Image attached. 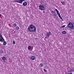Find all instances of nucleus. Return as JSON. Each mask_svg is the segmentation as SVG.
<instances>
[{
	"label": "nucleus",
	"instance_id": "9b49d317",
	"mask_svg": "<svg viewBox=\"0 0 74 74\" xmlns=\"http://www.w3.org/2000/svg\"><path fill=\"white\" fill-rule=\"evenodd\" d=\"M14 2H16L17 3H20V1H19V0H16L15 1H14Z\"/></svg>",
	"mask_w": 74,
	"mask_h": 74
},
{
	"label": "nucleus",
	"instance_id": "2eb2a0df",
	"mask_svg": "<svg viewBox=\"0 0 74 74\" xmlns=\"http://www.w3.org/2000/svg\"><path fill=\"white\" fill-rule=\"evenodd\" d=\"M66 32L65 31H63L62 32V33L64 34H66Z\"/></svg>",
	"mask_w": 74,
	"mask_h": 74
},
{
	"label": "nucleus",
	"instance_id": "6e6552de",
	"mask_svg": "<svg viewBox=\"0 0 74 74\" xmlns=\"http://www.w3.org/2000/svg\"><path fill=\"white\" fill-rule=\"evenodd\" d=\"M27 3L26 2H25L23 3V5L24 6H26L27 5Z\"/></svg>",
	"mask_w": 74,
	"mask_h": 74
},
{
	"label": "nucleus",
	"instance_id": "7ed1b4c3",
	"mask_svg": "<svg viewBox=\"0 0 74 74\" xmlns=\"http://www.w3.org/2000/svg\"><path fill=\"white\" fill-rule=\"evenodd\" d=\"M4 39L3 37V36L0 33V41L2 42H3L4 41Z\"/></svg>",
	"mask_w": 74,
	"mask_h": 74
},
{
	"label": "nucleus",
	"instance_id": "b1692460",
	"mask_svg": "<svg viewBox=\"0 0 74 74\" xmlns=\"http://www.w3.org/2000/svg\"><path fill=\"white\" fill-rule=\"evenodd\" d=\"M44 70L45 72H47V71L45 69H44Z\"/></svg>",
	"mask_w": 74,
	"mask_h": 74
},
{
	"label": "nucleus",
	"instance_id": "aec40b11",
	"mask_svg": "<svg viewBox=\"0 0 74 74\" xmlns=\"http://www.w3.org/2000/svg\"><path fill=\"white\" fill-rule=\"evenodd\" d=\"M16 29L17 30H18V29H19V27L17 26L16 27Z\"/></svg>",
	"mask_w": 74,
	"mask_h": 74
},
{
	"label": "nucleus",
	"instance_id": "423d86ee",
	"mask_svg": "<svg viewBox=\"0 0 74 74\" xmlns=\"http://www.w3.org/2000/svg\"><path fill=\"white\" fill-rule=\"evenodd\" d=\"M51 12L52 14L53 15L55 16H56V12H53V11L52 10L51 11Z\"/></svg>",
	"mask_w": 74,
	"mask_h": 74
},
{
	"label": "nucleus",
	"instance_id": "5701e85b",
	"mask_svg": "<svg viewBox=\"0 0 74 74\" xmlns=\"http://www.w3.org/2000/svg\"><path fill=\"white\" fill-rule=\"evenodd\" d=\"M57 14H58V16H60V13H58Z\"/></svg>",
	"mask_w": 74,
	"mask_h": 74
},
{
	"label": "nucleus",
	"instance_id": "a211bd4d",
	"mask_svg": "<svg viewBox=\"0 0 74 74\" xmlns=\"http://www.w3.org/2000/svg\"><path fill=\"white\" fill-rule=\"evenodd\" d=\"M30 48H31V46H29L28 47V49L29 50H30Z\"/></svg>",
	"mask_w": 74,
	"mask_h": 74
},
{
	"label": "nucleus",
	"instance_id": "7c9ffc66",
	"mask_svg": "<svg viewBox=\"0 0 74 74\" xmlns=\"http://www.w3.org/2000/svg\"><path fill=\"white\" fill-rule=\"evenodd\" d=\"M43 13H45V12H44V11H43Z\"/></svg>",
	"mask_w": 74,
	"mask_h": 74
},
{
	"label": "nucleus",
	"instance_id": "2f4dec72",
	"mask_svg": "<svg viewBox=\"0 0 74 74\" xmlns=\"http://www.w3.org/2000/svg\"><path fill=\"white\" fill-rule=\"evenodd\" d=\"M45 38H47V37H46Z\"/></svg>",
	"mask_w": 74,
	"mask_h": 74
},
{
	"label": "nucleus",
	"instance_id": "9d476101",
	"mask_svg": "<svg viewBox=\"0 0 74 74\" xmlns=\"http://www.w3.org/2000/svg\"><path fill=\"white\" fill-rule=\"evenodd\" d=\"M70 71L71 72V73L72 72H74V68H73L72 69H70Z\"/></svg>",
	"mask_w": 74,
	"mask_h": 74
},
{
	"label": "nucleus",
	"instance_id": "393cba45",
	"mask_svg": "<svg viewBox=\"0 0 74 74\" xmlns=\"http://www.w3.org/2000/svg\"><path fill=\"white\" fill-rule=\"evenodd\" d=\"M59 18H60V19H62V17H61V16H59Z\"/></svg>",
	"mask_w": 74,
	"mask_h": 74
},
{
	"label": "nucleus",
	"instance_id": "20e7f679",
	"mask_svg": "<svg viewBox=\"0 0 74 74\" xmlns=\"http://www.w3.org/2000/svg\"><path fill=\"white\" fill-rule=\"evenodd\" d=\"M39 10H41V11H44V10H45L44 7L43 6L40 5V6H39Z\"/></svg>",
	"mask_w": 74,
	"mask_h": 74
},
{
	"label": "nucleus",
	"instance_id": "dca6fc26",
	"mask_svg": "<svg viewBox=\"0 0 74 74\" xmlns=\"http://www.w3.org/2000/svg\"><path fill=\"white\" fill-rule=\"evenodd\" d=\"M0 53L1 54L3 53H4V51H3V50L1 51H0Z\"/></svg>",
	"mask_w": 74,
	"mask_h": 74
},
{
	"label": "nucleus",
	"instance_id": "ddd939ff",
	"mask_svg": "<svg viewBox=\"0 0 74 74\" xmlns=\"http://www.w3.org/2000/svg\"><path fill=\"white\" fill-rule=\"evenodd\" d=\"M2 59L3 60H5L6 59V58L5 57H3Z\"/></svg>",
	"mask_w": 74,
	"mask_h": 74
},
{
	"label": "nucleus",
	"instance_id": "f3484780",
	"mask_svg": "<svg viewBox=\"0 0 74 74\" xmlns=\"http://www.w3.org/2000/svg\"><path fill=\"white\" fill-rule=\"evenodd\" d=\"M40 67H42L43 66V64L42 63H40Z\"/></svg>",
	"mask_w": 74,
	"mask_h": 74
},
{
	"label": "nucleus",
	"instance_id": "f8f14e48",
	"mask_svg": "<svg viewBox=\"0 0 74 74\" xmlns=\"http://www.w3.org/2000/svg\"><path fill=\"white\" fill-rule=\"evenodd\" d=\"M5 40H4V42H3V45H5L6 44H7V42H6L5 41Z\"/></svg>",
	"mask_w": 74,
	"mask_h": 74
},
{
	"label": "nucleus",
	"instance_id": "4be33fe9",
	"mask_svg": "<svg viewBox=\"0 0 74 74\" xmlns=\"http://www.w3.org/2000/svg\"><path fill=\"white\" fill-rule=\"evenodd\" d=\"M65 25H63V26H62L61 27L62 28H64V27H65Z\"/></svg>",
	"mask_w": 74,
	"mask_h": 74
},
{
	"label": "nucleus",
	"instance_id": "f03ea898",
	"mask_svg": "<svg viewBox=\"0 0 74 74\" xmlns=\"http://www.w3.org/2000/svg\"><path fill=\"white\" fill-rule=\"evenodd\" d=\"M67 26L70 29H74V25L72 23H69Z\"/></svg>",
	"mask_w": 74,
	"mask_h": 74
},
{
	"label": "nucleus",
	"instance_id": "cd10ccee",
	"mask_svg": "<svg viewBox=\"0 0 74 74\" xmlns=\"http://www.w3.org/2000/svg\"><path fill=\"white\" fill-rule=\"evenodd\" d=\"M69 74H73V73H69Z\"/></svg>",
	"mask_w": 74,
	"mask_h": 74
},
{
	"label": "nucleus",
	"instance_id": "1a4fd4ad",
	"mask_svg": "<svg viewBox=\"0 0 74 74\" xmlns=\"http://www.w3.org/2000/svg\"><path fill=\"white\" fill-rule=\"evenodd\" d=\"M61 3H62V5H65L66 3L64 1H62L61 2Z\"/></svg>",
	"mask_w": 74,
	"mask_h": 74
},
{
	"label": "nucleus",
	"instance_id": "4468645a",
	"mask_svg": "<svg viewBox=\"0 0 74 74\" xmlns=\"http://www.w3.org/2000/svg\"><path fill=\"white\" fill-rule=\"evenodd\" d=\"M25 0H19L21 4H22V1H25Z\"/></svg>",
	"mask_w": 74,
	"mask_h": 74
},
{
	"label": "nucleus",
	"instance_id": "c85d7f7f",
	"mask_svg": "<svg viewBox=\"0 0 74 74\" xmlns=\"http://www.w3.org/2000/svg\"><path fill=\"white\" fill-rule=\"evenodd\" d=\"M1 14H0V17H1Z\"/></svg>",
	"mask_w": 74,
	"mask_h": 74
},
{
	"label": "nucleus",
	"instance_id": "6ab92c4d",
	"mask_svg": "<svg viewBox=\"0 0 74 74\" xmlns=\"http://www.w3.org/2000/svg\"><path fill=\"white\" fill-rule=\"evenodd\" d=\"M55 10L57 12V14L59 13V11L56 9H55Z\"/></svg>",
	"mask_w": 74,
	"mask_h": 74
},
{
	"label": "nucleus",
	"instance_id": "0eeeda50",
	"mask_svg": "<svg viewBox=\"0 0 74 74\" xmlns=\"http://www.w3.org/2000/svg\"><path fill=\"white\" fill-rule=\"evenodd\" d=\"M30 59L32 60H35L36 59V57L34 56H32L30 57Z\"/></svg>",
	"mask_w": 74,
	"mask_h": 74
},
{
	"label": "nucleus",
	"instance_id": "39448f33",
	"mask_svg": "<svg viewBox=\"0 0 74 74\" xmlns=\"http://www.w3.org/2000/svg\"><path fill=\"white\" fill-rule=\"evenodd\" d=\"M51 34V32H47V37H48V38L49 37V36Z\"/></svg>",
	"mask_w": 74,
	"mask_h": 74
},
{
	"label": "nucleus",
	"instance_id": "a878e982",
	"mask_svg": "<svg viewBox=\"0 0 74 74\" xmlns=\"http://www.w3.org/2000/svg\"><path fill=\"white\" fill-rule=\"evenodd\" d=\"M15 44V42L14 41H13V44Z\"/></svg>",
	"mask_w": 74,
	"mask_h": 74
},
{
	"label": "nucleus",
	"instance_id": "bb28decb",
	"mask_svg": "<svg viewBox=\"0 0 74 74\" xmlns=\"http://www.w3.org/2000/svg\"><path fill=\"white\" fill-rule=\"evenodd\" d=\"M61 19H62V21H64V20H63V18H61Z\"/></svg>",
	"mask_w": 74,
	"mask_h": 74
},
{
	"label": "nucleus",
	"instance_id": "412c9836",
	"mask_svg": "<svg viewBox=\"0 0 74 74\" xmlns=\"http://www.w3.org/2000/svg\"><path fill=\"white\" fill-rule=\"evenodd\" d=\"M13 25L14 27L16 26V23H14L13 24Z\"/></svg>",
	"mask_w": 74,
	"mask_h": 74
},
{
	"label": "nucleus",
	"instance_id": "c756f323",
	"mask_svg": "<svg viewBox=\"0 0 74 74\" xmlns=\"http://www.w3.org/2000/svg\"><path fill=\"white\" fill-rule=\"evenodd\" d=\"M42 36H43V34H42Z\"/></svg>",
	"mask_w": 74,
	"mask_h": 74
},
{
	"label": "nucleus",
	"instance_id": "473e14b6",
	"mask_svg": "<svg viewBox=\"0 0 74 74\" xmlns=\"http://www.w3.org/2000/svg\"><path fill=\"white\" fill-rule=\"evenodd\" d=\"M66 74H69V73H66Z\"/></svg>",
	"mask_w": 74,
	"mask_h": 74
},
{
	"label": "nucleus",
	"instance_id": "f257e3e1",
	"mask_svg": "<svg viewBox=\"0 0 74 74\" xmlns=\"http://www.w3.org/2000/svg\"><path fill=\"white\" fill-rule=\"evenodd\" d=\"M27 30L30 32H35L36 30V27L32 25H30L28 27Z\"/></svg>",
	"mask_w": 74,
	"mask_h": 74
}]
</instances>
